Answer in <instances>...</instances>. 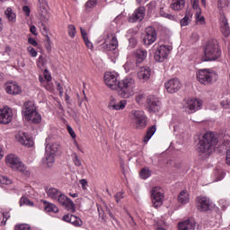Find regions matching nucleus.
<instances>
[{
	"label": "nucleus",
	"mask_w": 230,
	"mask_h": 230,
	"mask_svg": "<svg viewBox=\"0 0 230 230\" xmlns=\"http://www.w3.org/2000/svg\"><path fill=\"white\" fill-rule=\"evenodd\" d=\"M56 200L59 202L61 206H64V208H66V209H67V211H70L71 213H75V211L76 210L75 207V202H73L71 199L67 198L62 192L59 193V196H58Z\"/></svg>",
	"instance_id": "obj_13"
},
{
	"label": "nucleus",
	"mask_w": 230,
	"mask_h": 230,
	"mask_svg": "<svg viewBox=\"0 0 230 230\" xmlns=\"http://www.w3.org/2000/svg\"><path fill=\"white\" fill-rule=\"evenodd\" d=\"M191 19H193V12L186 11L185 16L180 22L181 26H189Z\"/></svg>",
	"instance_id": "obj_33"
},
{
	"label": "nucleus",
	"mask_w": 230,
	"mask_h": 230,
	"mask_svg": "<svg viewBox=\"0 0 230 230\" xmlns=\"http://www.w3.org/2000/svg\"><path fill=\"white\" fill-rule=\"evenodd\" d=\"M130 119L137 125V128H145L146 127V116L145 111L133 110L129 115Z\"/></svg>",
	"instance_id": "obj_8"
},
{
	"label": "nucleus",
	"mask_w": 230,
	"mask_h": 230,
	"mask_svg": "<svg viewBox=\"0 0 230 230\" xmlns=\"http://www.w3.org/2000/svg\"><path fill=\"white\" fill-rule=\"evenodd\" d=\"M70 224L74 226L75 227H82L84 226V221L82 219L75 215H72V218L70 220Z\"/></svg>",
	"instance_id": "obj_41"
},
{
	"label": "nucleus",
	"mask_w": 230,
	"mask_h": 230,
	"mask_svg": "<svg viewBox=\"0 0 230 230\" xmlns=\"http://www.w3.org/2000/svg\"><path fill=\"white\" fill-rule=\"evenodd\" d=\"M79 184H81L83 190H87L89 184L87 183V180L82 179L79 181Z\"/></svg>",
	"instance_id": "obj_56"
},
{
	"label": "nucleus",
	"mask_w": 230,
	"mask_h": 230,
	"mask_svg": "<svg viewBox=\"0 0 230 230\" xmlns=\"http://www.w3.org/2000/svg\"><path fill=\"white\" fill-rule=\"evenodd\" d=\"M96 4H98V0H88L85 3V7L86 8H94V6H96Z\"/></svg>",
	"instance_id": "obj_49"
},
{
	"label": "nucleus",
	"mask_w": 230,
	"mask_h": 230,
	"mask_svg": "<svg viewBox=\"0 0 230 230\" xmlns=\"http://www.w3.org/2000/svg\"><path fill=\"white\" fill-rule=\"evenodd\" d=\"M196 10L195 17H196V24H206V20L204 19V16L201 15L202 10L199 8L194 9Z\"/></svg>",
	"instance_id": "obj_39"
},
{
	"label": "nucleus",
	"mask_w": 230,
	"mask_h": 230,
	"mask_svg": "<svg viewBox=\"0 0 230 230\" xmlns=\"http://www.w3.org/2000/svg\"><path fill=\"white\" fill-rule=\"evenodd\" d=\"M151 199L155 208H161V206H163V199H164L163 189L160 187H154L151 190Z\"/></svg>",
	"instance_id": "obj_10"
},
{
	"label": "nucleus",
	"mask_w": 230,
	"mask_h": 230,
	"mask_svg": "<svg viewBox=\"0 0 230 230\" xmlns=\"http://www.w3.org/2000/svg\"><path fill=\"white\" fill-rule=\"evenodd\" d=\"M157 128H155V126H152L150 127L147 131L146 136L144 137V143H148V141H150V139H152V137L154 136V134H155Z\"/></svg>",
	"instance_id": "obj_37"
},
{
	"label": "nucleus",
	"mask_w": 230,
	"mask_h": 230,
	"mask_svg": "<svg viewBox=\"0 0 230 230\" xmlns=\"http://www.w3.org/2000/svg\"><path fill=\"white\" fill-rule=\"evenodd\" d=\"M214 175L216 179L214 180V182H218V181H222L226 177V172L220 170H216L214 172Z\"/></svg>",
	"instance_id": "obj_43"
},
{
	"label": "nucleus",
	"mask_w": 230,
	"mask_h": 230,
	"mask_svg": "<svg viewBox=\"0 0 230 230\" xmlns=\"http://www.w3.org/2000/svg\"><path fill=\"white\" fill-rule=\"evenodd\" d=\"M43 87H45L47 91H53V84H51L49 81L43 82Z\"/></svg>",
	"instance_id": "obj_54"
},
{
	"label": "nucleus",
	"mask_w": 230,
	"mask_h": 230,
	"mask_svg": "<svg viewBox=\"0 0 230 230\" xmlns=\"http://www.w3.org/2000/svg\"><path fill=\"white\" fill-rule=\"evenodd\" d=\"M173 49L172 45H161L156 47V51L155 52V60L156 62H164L170 55V51Z\"/></svg>",
	"instance_id": "obj_9"
},
{
	"label": "nucleus",
	"mask_w": 230,
	"mask_h": 230,
	"mask_svg": "<svg viewBox=\"0 0 230 230\" xmlns=\"http://www.w3.org/2000/svg\"><path fill=\"white\" fill-rule=\"evenodd\" d=\"M37 110L35 102L31 101L25 102L22 108V114L24 118L30 117L31 113Z\"/></svg>",
	"instance_id": "obj_24"
},
{
	"label": "nucleus",
	"mask_w": 230,
	"mask_h": 230,
	"mask_svg": "<svg viewBox=\"0 0 230 230\" xmlns=\"http://www.w3.org/2000/svg\"><path fill=\"white\" fill-rule=\"evenodd\" d=\"M28 51H29L30 55L33 58L37 57V55H38L37 50H35V49H33V47H29Z\"/></svg>",
	"instance_id": "obj_59"
},
{
	"label": "nucleus",
	"mask_w": 230,
	"mask_h": 230,
	"mask_svg": "<svg viewBox=\"0 0 230 230\" xmlns=\"http://www.w3.org/2000/svg\"><path fill=\"white\" fill-rule=\"evenodd\" d=\"M220 30L225 37H229L230 29H229V22H227V18L222 15L220 17Z\"/></svg>",
	"instance_id": "obj_28"
},
{
	"label": "nucleus",
	"mask_w": 230,
	"mask_h": 230,
	"mask_svg": "<svg viewBox=\"0 0 230 230\" xmlns=\"http://www.w3.org/2000/svg\"><path fill=\"white\" fill-rule=\"evenodd\" d=\"M22 12L26 15V17H30V13H31V10L30 9V7L28 5H24L22 7Z\"/></svg>",
	"instance_id": "obj_57"
},
{
	"label": "nucleus",
	"mask_w": 230,
	"mask_h": 230,
	"mask_svg": "<svg viewBox=\"0 0 230 230\" xmlns=\"http://www.w3.org/2000/svg\"><path fill=\"white\" fill-rule=\"evenodd\" d=\"M190 1L192 3L193 10H197V9L200 8V6H199V0H190Z\"/></svg>",
	"instance_id": "obj_63"
},
{
	"label": "nucleus",
	"mask_w": 230,
	"mask_h": 230,
	"mask_svg": "<svg viewBox=\"0 0 230 230\" xmlns=\"http://www.w3.org/2000/svg\"><path fill=\"white\" fill-rule=\"evenodd\" d=\"M15 139L23 146H27L28 148L33 146V138L28 135L26 132L20 131L15 135Z\"/></svg>",
	"instance_id": "obj_14"
},
{
	"label": "nucleus",
	"mask_w": 230,
	"mask_h": 230,
	"mask_svg": "<svg viewBox=\"0 0 230 230\" xmlns=\"http://www.w3.org/2000/svg\"><path fill=\"white\" fill-rule=\"evenodd\" d=\"M5 163L7 166L12 168L13 170H16L17 172H21L22 173H25L28 175V171H26V167L24 164L15 155H9L5 158Z\"/></svg>",
	"instance_id": "obj_6"
},
{
	"label": "nucleus",
	"mask_w": 230,
	"mask_h": 230,
	"mask_svg": "<svg viewBox=\"0 0 230 230\" xmlns=\"http://www.w3.org/2000/svg\"><path fill=\"white\" fill-rule=\"evenodd\" d=\"M45 164L51 168L53 164H55V155H51L49 153H45V158L43 159Z\"/></svg>",
	"instance_id": "obj_36"
},
{
	"label": "nucleus",
	"mask_w": 230,
	"mask_h": 230,
	"mask_svg": "<svg viewBox=\"0 0 230 230\" xmlns=\"http://www.w3.org/2000/svg\"><path fill=\"white\" fill-rule=\"evenodd\" d=\"M217 8L223 12L230 10V0H218Z\"/></svg>",
	"instance_id": "obj_35"
},
{
	"label": "nucleus",
	"mask_w": 230,
	"mask_h": 230,
	"mask_svg": "<svg viewBox=\"0 0 230 230\" xmlns=\"http://www.w3.org/2000/svg\"><path fill=\"white\" fill-rule=\"evenodd\" d=\"M26 121H30L31 123H40V121H42V116H40V113H39V111H32L29 117L28 115L26 117H24Z\"/></svg>",
	"instance_id": "obj_29"
},
{
	"label": "nucleus",
	"mask_w": 230,
	"mask_h": 230,
	"mask_svg": "<svg viewBox=\"0 0 230 230\" xmlns=\"http://www.w3.org/2000/svg\"><path fill=\"white\" fill-rule=\"evenodd\" d=\"M14 230H31L29 224H18L14 226Z\"/></svg>",
	"instance_id": "obj_46"
},
{
	"label": "nucleus",
	"mask_w": 230,
	"mask_h": 230,
	"mask_svg": "<svg viewBox=\"0 0 230 230\" xmlns=\"http://www.w3.org/2000/svg\"><path fill=\"white\" fill-rule=\"evenodd\" d=\"M145 6L138 7L129 17V22H137V21H142L145 19Z\"/></svg>",
	"instance_id": "obj_25"
},
{
	"label": "nucleus",
	"mask_w": 230,
	"mask_h": 230,
	"mask_svg": "<svg viewBox=\"0 0 230 230\" xmlns=\"http://www.w3.org/2000/svg\"><path fill=\"white\" fill-rule=\"evenodd\" d=\"M117 93L120 98L128 99L136 94V80L132 77H126L119 82Z\"/></svg>",
	"instance_id": "obj_3"
},
{
	"label": "nucleus",
	"mask_w": 230,
	"mask_h": 230,
	"mask_svg": "<svg viewBox=\"0 0 230 230\" xmlns=\"http://www.w3.org/2000/svg\"><path fill=\"white\" fill-rule=\"evenodd\" d=\"M148 111L149 112H159L161 111V102L154 97L147 98Z\"/></svg>",
	"instance_id": "obj_22"
},
{
	"label": "nucleus",
	"mask_w": 230,
	"mask_h": 230,
	"mask_svg": "<svg viewBox=\"0 0 230 230\" xmlns=\"http://www.w3.org/2000/svg\"><path fill=\"white\" fill-rule=\"evenodd\" d=\"M160 15H161V17H165L166 19H170V21H173V19H175V16L164 12V9L160 11Z\"/></svg>",
	"instance_id": "obj_48"
},
{
	"label": "nucleus",
	"mask_w": 230,
	"mask_h": 230,
	"mask_svg": "<svg viewBox=\"0 0 230 230\" xmlns=\"http://www.w3.org/2000/svg\"><path fill=\"white\" fill-rule=\"evenodd\" d=\"M5 92L7 94L17 96V94H21V93H22V88H21V85L16 82H7L5 84Z\"/></svg>",
	"instance_id": "obj_19"
},
{
	"label": "nucleus",
	"mask_w": 230,
	"mask_h": 230,
	"mask_svg": "<svg viewBox=\"0 0 230 230\" xmlns=\"http://www.w3.org/2000/svg\"><path fill=\"white\" fill-rule=\"evenodd\" d=\"M67 130L71 137L75 139L76 137V134L75 133V130H73V128H71V126H67Z\"/></svg>",
	"instance_id": "obj_61"
},
{
	"label": "nucleus",
	"mask_w": 230,
	"mask_h": 230,
	"mask_svg": "<svg viewBox=\"0 0 230 230\" xmlns=\"http://www.w3.org/2000/svg\"><path fill=\"white\" fill-rule=\"evenodd\" d=\"M0 184H12V180L7 178L6 176H1L0 175Z\"/></svg>",
	"instance_id": "obj_50"
},
{
	"label": "nucleus",
	"mask_w": 230,
	"mask_h": 230,
	"mask_svg": "<svg viewBox=\"0 0 230 230\" xmlns=\"http://www.w3.org/2000/svg\"><path fill=\"white\" fill-rule=\"evenodd\" d=\"M217 141L213 132L205 133L198 146L197 151L199 155L203 157V159L209 157L211 154H213V150H215V145H217Z\"/></svg>",
	"instance_id": "obj_1"
},
{
	"label": "nucleus",
	"mask_w": 230,
	"mask_h": 230,
	"mask_svg": "<svg viewBox=\"0 0 230 230\" xmlns=\"http://www.w3.org/2000/svg\"><path fill=\"white\" fill-rule=\"evenodd\" d=\"M127 107V100H121L118 102V99L114 96L110 97V102L108 103V109L110 111H123Z\"/></svg>",
	"instance_id": "obj_17"
},
{
	"label": "nucleus",
	"mask_w": 230,
	"mask_h": 230,
	"mask_svg": "<svg viewBox=\"0 0 230 230\" xmlns=\"http://www.w3.org/2000/svg\"><path fill=\"white\" fill-rule=\"evenodd\" d=\"M84 43L86 48H88V49H93V48H94V46L93 45V42H91V40H89V38H85L84 39Z\"/></svg>",
	"instance_id": "obj_55"
},
{
	"label": "nucleus",
	"mask_w": 230,
	"mask_h": 230,
	"mask_svg": "<svg viewBox=\"0 0 230 230\" xmlns=\"http://www.w3.org/2000/svg\"><path fill=\"white\" fill-rule=\"evenodd\" d=\"M157 7L160 12L161 10H164V8H166V2L164 0H152L146 4L147 13H155L157 12Z\"/></svg>",
	"instance_id": "obj_15"
},
{
	"label": "nucleus",
	"mask_w": 230,
	"mask_h": 230,
	"mask_svg": "<svg viewBox=\"0 0 230 230\" xmlns=\"http://www.w3.org/2000/svg\"><path fill=\"white\" fill-rule=\"evenodd\" d=\"M140 179H148V177H150V175H152V172H150V169L145 167L140 171Z\"/></svg>",
	"instance_id": "obj_44"
},
{
	"label": "nucleus",
	"mask_w": 230,
	"mask_h": 230,
	"mask_svg": "<svg viewBox=\"0 0 230 230\" xmlns=\"http://www.w3.org/2000/svg\"><path fill=\"white\" fill-rule=\"evenodd\" d=\"M150 76H152V69L148 66H141L137 72L138 80H142V82H148L150 80Z\"/></svg>",
	"instance_id": "obj_23"
},
{
	"label": "nucleus",
	"mask_w": 230,
	"mask_h": 230,
	"mask_svg": "<svg viewBox=\"0 0 230 230\" xmlns=\"http://www.w3.org/2000/svg\"><path fill=\"white\" fill-rule=\"evenodd\" d=\"M164 85L167 93H170L171 94H173V93H177V91H179V89H181V87L182 86L179 79H171L167 83H165Z\"/></svg>",
	"instance_id": "obj_21"
},
{
	"label": "nucleus",
	"mask_w": 230,
	"mask_h": 230,
	"mask_svg": "<svg viewBox=\"0 0 230 230\" xmlns=\"http://www.w3.org/2000/svg\"><path fill=\"white\" fill-rule=\"evenodd\" d=\"M196 208L198 211L201 213H206V211H209L211 208V199L208 197L199 196L196 199Z\"/></svg>",
	"instance_id": "obj_12"
},
{
	"label": "nucleus",
	"mask_w": 230,
	"mask_h": 230,
	"mask_svg": "<svg viewBox=\"0 0 230 230\" xmlns=\"http://www.w3.org/2000/svg\"><path fill=\"white\" fill-rule=\"evenodd\" d=\"M58 150H60V145H58V143L47 144L45 147V153L52 155H57V152H58Z\"/></svg>",
	"instance_id": "obj_31"
},
{
	"label": "nucleus",
	"mask_w": 230,
	"mask_h": 230,
	"mask_svg": "<svg viewBox=\"0 0 230 230\" xmlns=\"http://www.w3.org/2000/svg\"><path fill=\"white\" fill-rule=\"evenodd\" d=\"M195 227V220L194 219H186L184 221H181L178 224V230H191Z\"/></svg>",
	"instance_id": "obj_27"
},
{
	"label": "nucleus",
	"mask_w": 230,
	"mask_h": 230,
	"mask_svg": "<svg viewBox=\"0 0 230 230\" xmlns=\"http://www.w3.org/2000/svg\"><path fill=\"white\" fill-rule=\"evenodd\" d=\"M4 13L10 22H15V21H17V15L10 7L5 10Z\"/></svg>",
	"instance_id": "obj_40"
},
{
	"label": "nucleus",
	"mask_w": 230,
	"mask_h": 230,
	"mask_svg": "<svg viewBox=\"0 0 230 230\" xmlns=\"http://www.w3.org/2000/svg\"><path fill=\"white\" fill-rule=\"evenodd\" d=\"M46 193L49 199H52V200H57V199H58V196L60 195L61 191L58 190V189H57V188L48 187L46 189Z\"/></svg>",
	"instance_id": "obj_32"
},
{
	"label": "nucleus",
	"mask_w": 230,
	"mask_h": 230,
	"mask_svg": "<svg viewBox=\"0 0 230 230\" xmlns=\"http://www.w3.org/2000/svg\"><path fill=\"white\" fill-rule=\"evenodd\" d=\"M219 204H220L221 208H223V209H226V208H227V206H229V204L227 203V200H226V199H220Z\"/></svg>",
	"instance_id": "obj_62"
},
{
	"label": "nucleus",
	"mask_w": 230,
	"mask_h": 230,
	"mask_svg": "<svg viewBox=\"0 0 230 230\" xmlns=\"http://www.w3.org/2000/svg\"><path fill=\"white\" fill-rule=\"evenodd\" d=\"M13 119V112L10 108L0 109V124L8 125Z\"/></svg>",
	"instance_id": "obj_16"
},
{
	"label": "nucleus",
	"mask_w": 230,
	"mask_h": 230,
	"mask_svg": "<svg viewBox=\"0 0 230 230\" xmlns=\"http://www.w3.org/2000/svg\"><path fill=\"white\" fill-rule=\"evenodd\" d=\"M222 55V51L218 47V41L217 40H208L203 49V62H215V60H218L220 56Z\"/></svg>",
	"instance_id": "obj_2"
},
{
	"label": "nucleus",
	"mask_w": 230,
	"mask_h": 230,
	"mask_svg": "<svg viewBox=\"0 0 230 230\" xmlns=\"http://www.w3.org/2000/svg\"><path fill=\"white\" fill-rule=\"evenodd\" d=\"M226 164L230 166V149L226 151Z\"/></svg>",
	"instance_id": "obj_64"
},
{
	"label": "nucleus",
	"mask_w": 230,
	"mask_h": 230,
	"mask_svg": "<svg viewBox=\"0 0 230 230\" xmlns=\"http://www.w3.org/2000/svg\"><path fill=\"white\" fill-rule=\"evenodd\" d=\"M143 40L146 46H150V44H154V42L157 40V33L154 27H147L146 29V36Z\"/></svg>",
	"instance_id": "obj_18"
},
{
	"label": "nucleus",
	"mask_w": 230,
	"mask_h": 230,
	"mask_svg": "<svg viewBox=\"0 0 230 230\" xmlns=\"http://www.w3.org/2000/svg\"><path fill=\"white\" fill-rule=\"evenodd\" d=\"M143 100H145V95L143 93H138L135 97V102L138 103V105H141V103H143Z\"/></svg>",
	"instance_id": "obj_51"
},
{
	"label": "nucleus",
	"mask_w": 230,
	"mask_h": 230,
	"mask_svg": "<svg viewBox=\"0 0 230 230\" xmlns=\"http://www.w3.org/2000/svg\"><path fill=\"white\" fill-rule=\"evenodd\" d=\"M44 209L47 213H57L58 211V207L53 203L44 202Z\"/></svg>",
	"instance_id": "obj_38"
},
{
	"label": "nucleus",
	"mask_w": 230,
	"mask_h": 230,
	"mask_svg": "<svg viewBox=\"0 0 230 230\" xmlns=\"http://www.w3.org/2000/svg\"><path fill=\"white\" fill-rule=\"evenodd\" d=\"M71 157H72V161H73L75 166H78V167L83 166L82 159L79 158V156L76 153H72Z\"/></svg>",
	"instance_id": "obj_42"
},
{
	"label": "nucleus",
	"mask_w": 230,
	"mask_h": 230,
	"mask_svg": "<svg viewBox=\"0 0 230 230\" xmlns=\"http://www.w3.org/2000/svg\"><path fill=\"white\" fill-rule=\"evenodd\" d=\"M73 217V214H66L62 217L63 222H66V224L71 223V218Z\"/></svg>",
	"instance_id": "obj_52"
},
{
	"label": "nucleus",
	"mask_w": 230,
	"mask_h": 230,
	"mask_svg": "<svg viewBox=\"0 0 230 230\" xmlns=\"http://www.w3.org/2000/svg\"><path fill=\"white\" fill-rule=\"evenodd\" d=\"M114 197H115L116 202H120L121 199L124 198L123 192H122V191H119V192H118L117 194H115Z\"/></svg>",
	"instance_id": "obj_58"
},
{
	"label": "nucleus",
	"mask_w": 230,
	"mask_h": 230,
	"mask_svg": "<svg viewBox=\"0 0 230 230\" xmlns=\"http://www.w3.org/2000/svg\"><path fill=\"white\" fill-rule=\"evenodd\" d=\"M197 40H199V34L194 32L190 36V42L193 44L194 42H197Z\"/></svg>",
	"instance_id": "obj_60"
},
{
	"label": "nucleus",
	"mask_w": 230,
	"mask_h": 230,
	"mask_svg": "<svg viewBox=\"0 0 230 230\" xmlns=\"http://www.w3.org/2000/svg\"><path fill=\"white\" fill-rule=\"evenodd\" d=\"M133 57L136 60V65L139 66V64H143V62L146 60V57H148V52L145 49H137L134 50Z\"/></svg>",
	"instance_id": "obj_20"
},
{
	"label": "nucleus",
	"mask_w": 230,
	"mask_h": 230,
	"mask_svg": "<svg viewBox=\"0 0 230 230\" xmlns=\"http://www.w3.org/2000/svg\"><path fill=\"white\" fill-rule=\"evenodd\" d=\"M104 51H116L118 49V38L114 33H105L104 41L101 45Z\"/></svg>",
	"instance_id": "obj_7"
},
{
	"label": "nucleus",
	"mask_w": 230,
	"mask_h": 230,
	"mask_svg": "<svg viewBox=\"0 0 230 230\" xmlns=\"http://www.w3.org/2000/svg\"><path fill=\"white\" fill-rule=\"evenodd\" d=\"M104 82L110 89L113 91H118L119 86V81H118V74L113 72H108L104 75Z\"/></svg>",
	"instance_id": "obj_11"
},
{
	"label": "nucleus",
	"mask_w": 230,
	"mask_h": 230,
	"mask_svg": "<svg viewBox=\"0 0 230 230\" xmlns=\"http://www.w3.org/2000/svg\"><path fill=\"white\" fill-rule=\"evenodd\" d=\"M170 6L174 12H181L186 6V0H172Z\"/></svg>",
	"instance_id": "obj_30"
},
{
	"label": "nucleus",
	"mask_w": 230,
	"mask_h": 230,
	"mask_svg": "<svg viewBox=\"0 0 230 230\" xmlns=\"http://www.w3.org/2000/svg\"><path fill=\"white\" fill-rule=\"evenodd\" d=\"M202 100L200 99H185L181 103V110L187 114H193L202 109Z\"/></svg>",
	"instance_id": "obj_5"
},
{
	"label": "nucleus",
	"mask_w": 230,
	"mask_h": 230,
	"mask_svg": "<svg viewBox=\"0 0 230 230\" xmlns=\"http://www.w3.org/2000/svg\"><path fill=\"white\" fill-rule=\"evenodd\" d=\"M37 64H38V67L40 68H42L44 67V66H46V62L44 61V58L42 56H40L37 61Z\"/></svg>",
	"instance_id": "obj_53"
},
{
	"label": "nucleus",
	"mask_w": 230,
	"mask_h": 230,
	"mask_svg": "<svg viewBox=\"0 0 230 230\" xmlns=\"http://www.w3.org/2000/svg\"><path fill=\"white\" fill-rule=\"evenodd\" d=\"M10 53H12V49L10 46L3 47L0 45V62L4 64L10 60Z\"/></svg>",
	"instance_id": "obj_26"
},
{
	"label": "nucleus",
	"mask_w": 230,
	"mask_h": 230,
	"mask_svg": "<svg viewBox=\"0 0 230 230\" xmlns=\"http://www.w3.org/2000/svg\"><path fill=\"white\" fill-rule=\"evenodd\" d=\"M68 35L71 39H75V36L76 35V27H75V25H68Z\"/></svg>",
	"instance_id": "obj_47"
},
{
	"label": "nucleus",
	"mask_w": 230,
	"mask_h": 230,
	"mask_svg": "<svg viewBox=\"0 0 230 230\" xmlns=\"http://www.w3.org/2000/svg\"><path fill=\"white\" fill-rule=\"evenodd\" d=\"M20 206H30V208H33V201L30 200L26 197H22L20 199Z\"/></svg>",
	"instance_id": "obj_45"
},
{
	"label": "nucleus",
	"mask_w": 230,
	"mask_h": 230,
	"mask_svg": "<svg viewBox=\"0 0 230 230\" xmlns=\"http://www.w3.org/2000/svg\"><path fill=\"white\" fill-rule=\"evenodd\" d=\"M178 202L180 204H188L190 202V194L186 190H181L178 195Z\"/></svg>",
	"instance_id": "obj_34"
},
{
	"label": "nucleus",
	"mask_w": 230,
	"mask_h": 230,
	"mask_svg": "<svg viewBox=\"0 0 230 230\" xmlns=\"http://www.w3.org/2000/svg\"><path fill=\"white\" fill-rule=\"evenodd\" d=\"M217 72L208 68L199 69L196 73L198 82L203 85H209L213 84V80H217Z\"/></svg>",
	"instance_id": "obj_4"
}]
</instances>
